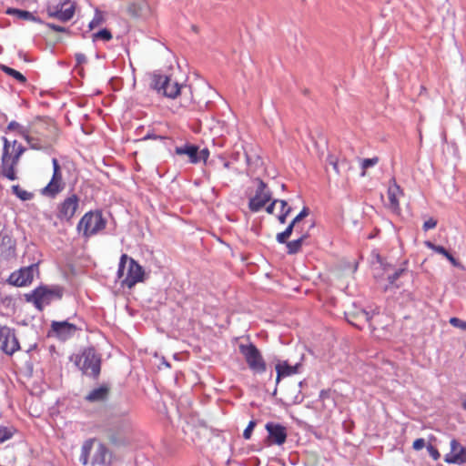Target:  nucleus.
Wrapping results in <instances>:
<instances>
[{"label": "nucleus", "mask_w": 466, "mask_h": 466, "mask_svg": "<svg viewBox=\"0 0 466 466\" xmlns=\"http://www.w3.org/2000/svg\"><path fill=\"white\" fill-rule=\"evenodd\" d=\"M57 137V128L55 125L44 121L33 123L26 134L24 135L25 140L32 149L46 150L50 148Z\"/></svg>", "instance_id": "1"}, {"label": "nucleus", "mask_w": 466, "mask_h": 466, "mask_svg": "<svg viewBox=\"0 0 466 466\" xmlns=\"http://www.w3.org/2000/svg\"><path fill=\"white\" fill-rule=\"evenodd\" d=\"M2 140L1 174L4 177L14 181L18 178L16 167L25 148L16 140L9 141L5 137Z\"/></svg>", "instance_id": "2"}, {"label": "nucleus", "mask_w": 466, "mask_h": 466, "mask_svg": "<svg viewBox=\"0 0 466 466\" xmlns=\"http://www.w3.org/2000/svg\"><path fill=\"white\" fill-rule=\"evenodd\" d=\"M145 271L143 268L127 254L120 257L117 276L121 279V285L132 289L137 283L144 280Z\"/></svg>", "instance_id": "3"}, {"label": "nucleus", "mask_w": 466, "mask_h": 466, "mask_svg": "<svg viewBox=\"0 0 466 466\" xmlns=\"http://www.w3.org/2000/svg\"><path fill=\"white\" fill-rule=\"evenodd\" d=\"M95 442L96 439H88L83 443L79 457L81 463L83 465H87L89 462L92 465H110L112 453L108 448L101 442L97 443L95 453L90 460V453Z\"/></svg>", "instance_id": "4"}, {"label": "nucleus", "mask_w": 466, "mask_h": 466, "mask_svg": "<svg viewBox=\"0 0 466 466\" xmlns=\"http://www.w3.org/2000/svg\"><path fill=\"white\" fill-rule=\"evenodd\" d=\"M106 226V220L100 210L86 212L79 220L76 230L85 238H89L102 230Z\"/></svg>", "instance_id": "5"}, {"label": "nucleus", "mask_w": 466, "mask_h": 466, "mask_svg": "<svg viewBox=\"0 0 466 466\" xmlns=\"http://www.w3.org/2000/svg\"><path fill=\"white\" fill-rule=\"evenodd\" d=\"M76 364L87 376L97 378L100 374L101 359L93 348L86 349L77 356Z\"/></svg>", "instance_id": "6"}, {"label": "nucleus", "mask_w": 466, "mask_h": 466, "mask_svg": "<svg viewBox=\"0 0 466 466\" xmlns=\"http://www.w3.org/2000/svg\"><path fill=\"white\" fill-rule=\"evenodd\" d=\"M238 349L239 352L244 357L248 368L254 373L261 374L266 371V361L264 360L261 352L255 344H239Z\"/></svg>", "instance_id": "7"}, {"label": "nucleus", "mask_w": 466, "mask_h": 466, "mask_svg": "<svg viewBox=\"0 0 466 466\" xmlns=\"http://www.w3.org/2000/svg\"><path fill=\"white\" fill-rule=\"evenodd\" d=\"M47 15L62 22L70 20L75 14V5L70 0H52L47 5Z\"/></svg>", "instance_id": "8"}, {"label": "nucleus", "mask_w": 466, "mask_h": 466, "mask_svg": "<svg viewBox=\"0 0 466 466\" xmlns=\"http://www.w3.org/2000/svg\"><path fill=\"white\" fill-rule=\"evenodd\" d=\"M62 296L63 289L60 287L52 289L40 287L33 291L27 300L32 301L37 309H42L43 306L49 304L53 299H61Z\"/></svg>", "instance_id": "9"}, {"label": "nucleus", "mask_w": 466, "mask_h": 466, "mask_svg": "<svg viewBox=\"0 0 466 466\" xmlns=\"http://www.w3.org/2000/svg\"><path fill=\"white\" fill-rule=\"evenodd\" d=\"M53 175L48 184L41 189V194L46 197L55 198L64 188L65 182L63 180L62 169L56 158L52 159Z\"/></svg>", "instance_id": "10"}, {"label": "nucleus", "mask_w": 466, "mask_h": 466, "mask_svg": "<svg viewBox=\"0 0 466 466\" xmlns=\"http://www.w3.org/2000/svg\"><path fill=\"white\" fill-rule=\"evenodd\" d=\"M20 349L15 329L8 326H0V350L6 355L12 356Z\"/></svg>", "instance_id": "11"}, {"label": "nucleus", "mask_w": 466, "mask_h": 466, "mask_svg": "<svg viewBox=\"0 0 466 466\" xmlns=\"http://www.w3.org/2000/svg\"><path fill=\"white\" fill-rule=\"evenodd\" d=\"M258 187L255 195L250 198L248 208L252 212H258L271 199V192L268 188V185L260 178H256Z\"/></svg>", "instance_id": "12"}, {"label": "nucleus", "mask_w": 466, "mask_h": 466, "mask_svg": "<svg viewBox=\"0 0 466 466\" xmlns=\"http://www.w3.org/2000/svg\"><path fill=\"white\" fill-rule=\"evenodd\" d=\"M153 87L158 93L162 92V94L167 97L176 98L182 88V85H178L177 82L174 81L170 77L157 76L154 78Z\"/></svg>", "instance_id": "13"}, {"label": "nucleus", "mask_w": 466, "mask_h": 466, "mask_svg": "<svg viewBox=\"0 0 466 466\" xmlns=\"http://www.w3.org/2000/svg\"><path fill=\"white\" fill-rule=\"evenodd\" d=\"M80 198L76 194L66 197L57 206L56 217L60 220L70 221L79 208Z\"/></svg>", "instance_id": "14"}, {"label": "nucleus", "mask_w": 466, "mask_h": 466, "mask_svg": "<svg viewBox=\"0 0 466 466\" xmlns=\"http://www.w3.org/2000/svg\"><path fill=\"white\" fill-rule=\"evenodd\" d=\"M451 451L445 454L444 461L449 464L461 465L466 463V448L457 440L452 439L450 443Z\"/></svg>", "instance_id": "15"}, {"label": "nucleus", "mask_w": 466, "mask_h": 466, "mask_svg": "<svg viewBox=\"0 0 466 466\" xmlns=\"http://www.w3.org/2000/svg\"><path fill=\"white\" fill-rule=\"evenodd\" d=\"M35 266L22 268L14 271L8 278V282L15 287H25L33 281Z\"/></svg>", "instance_id": "16"}, {"label": "nucleus", "mask_w": 466, "mask_h": 466, "mask_svg": "<svg viewBox=\"0 0 466 466\" xmlns=\"http://www.w3.org/2000/svg\"><path fill=\"white\" fill-rule=\"evenodd\" d=\"M76 330V326L68 321H52L49 335L52 333L59 339L66 340L71 338Z\"/></svg>", "instance_id": "17"}, {"label": "nucleus", "mask_w": 466, "mask_h": 466, "mask_svg": "<svg viewBox=\"0 0 466 466\" xmlns=\"http://www.w3.org/2000/svg\"><path fill=\"white\" fill-rule=\"evenodd\" d=\"M387 195L390 208L394 212H399L400 210V199L403 197L404 193L394 177L390 180Z\"/></svg>", "instance_id": "18"}, {"label": "nucleus", "mask_w": 466, "mask_h": 466, "mask_svg": "<svg viewBox=\"0 0 466 466\" xmlns=\"http://www.w3.org/2000/svg\"><path fill=\"white\" fill-rule=\"evenodd\" d=\"M266 430L268 432V441L277 445L285 443L287 440V431L284 426L274 422H268L266 424Z\"/></svg>", "instance_id": "19"}, {"label": "nucleus", "mask_w": 466, "mask_h": 466, "mask_svg": "<svg viewBox=\"0 0 466 466\" xmlns=\"http://www.w3.org/2000/svg\"><path fill=\"white\" fill-rule=\"evenodd\" d=\"M175 153L177 156H187V162L190 164H197L199 162L198 147L191 144H185L181 147L175 148Z\"/></svg>", "instance_id": "20"}, {"label": "nucleus", "mask_w": 466, "mask_h": 466, "mask_svg": "<svg viewBox=\"0 0 466 466\" xmlns=\"http://www.w3.org/2000/svg\"><path fill=\"white\" fill-rule=\"evenodd\" d=\"M180 106L184 108H190L195 104L192 87L187 85H182L178 93Z\"/></svg>", "instance_id": "21"}, {"label": "nucleus", "mask_w": 466, "mask_h": 466, "mask_svg": "<svg viewBox=\"0 0 466 466\" xmlns=\"http://www.w3.org/2000/svg\"><path fill=\"white\" fill-rule=\"evenodd\" d=\"M276 382L279 383L281 378L296 374L298 372V366H290L287 361H284L276 365Z\"/></svg>", "instance_id": "22"}, {"label": "nucleus", "mask_w": 466, "mask_h": 466, "mask_svg": "<svg viewBox=\"0 0 466 466\" xmlns=\"http://www.w3.org/2000/svg\"><path fill=\"white\" fill-rule=\"evenodd\" d=\"M309 237L308 232L300 234V237L295 240L287 242V253L289 255H294L301 250L302 245L306 239Z\"/></svg>", "instance_id": "23"}, {"label": "nucleus", "mask_w": 466, "mask_h": 466, "mask_svg": "<svg viewBox=\"0 0 466 466\" xmlns=\"http://www.w3.org/2000/svg\"><path fill=\"white\" fill-rule=\"evenodd\" d=\"M109 389L106 386H100L91 390L86 396L88 401H101L106 399Z\"/></svg>", "instance_id": "24"}, {"label": "nucleus", "mask_w": 466, "mask_h": 466, "mask_svg": "<svg viewBox=\"0 0 466 466\" xmlns=\"http://www.w3.org/2000/svg\"><path fill=\"white\" fill-rule=\"evenodd\" d=\"M6 14L15 15L22 20L38 21L30 12L16 8H8Z\"/></svg>", "instance_id": "25"}, {"label": "nucleus", "mask_w": 466, "mask_h": 466, "mask_svg": "<svg viewBox=\"0 0 466 466\" xmlns=\"http://www.w3.org/2000/svg\"><path fill=\"white\" fill-rule=\"evenodd\" d=\"M13 194L23 201L31 200L34 198V193L28 192L22 188L19 185H14L11 187Z\"/></svg>", "instance_id": "26"}, {"label": "nucleus", "mask_w": 466, "mask_h": 466, "mask_svg": "<svg viewBox=\"0 0 466 466\" xmlns=\"http://www.w3.org/2000/svg\"><path fill=\"white\" fill-rule=\"evenodd\" d=\"M105 15L102 11L96 9L93 19L89 22L88 27L93 30L105 23Z\"/></svg>", "instance_id": "27"}, {"label": "nucleus", "mask_w": 466, "mask_h": 466, "mask_svg": "<svg viewBox=\"0 0 466 466\" xmlns=\"http://www.w3.org/2000/svg\"><path fill=\"white\" fill-rule=\"evenodd\" d=\"M1 69L8 76L16 79L19 83L25 84L26 82V77L14 68L3 65L1 66Z\"/></svg>", "instance_id": "28"}, {"label": "nucleus", "mask_w": 466, "mask_h": 466, "mask_svg": "<svg viewBox=\"0 0 466 466\" xmlns=\"http://www.w3.org/2000/svg\"><path fill=\"white\" fill-rule=\"evenodd\" d=\"M92 37H93V40L100 39V40L108 42L113 38V35L108 29L104 28V29H101L98 32L93 34Z\"/></svg>", "instance_id": "29"}, {"label": "nucleus", "mask_w": 466, "mask_h": 466, "mask_svg": "<svg viewBox=\"0 0 466 466\" xmlns=\"http://www.w3.org/2000/svg\"><path fill=\"white\" fill-rule=\"evenodd\" d=\"M380 161V158L378 157H371V158H364L362 159L361 161V168L363 170L362 172V175L365 174V170L368 169L369 167H371L375 165H377Z\"/></svg>", "instance_id": "30"}, {"label": "nucleus", "mask_w": 466, "mask_h": 466, "mask_svg": "<svg viewBox=\"0 0 466 466\" xmlns=\"http://www.w3.org/2000/svg\"><path fill=\"white\" fill-rule=\"evenodd\" d=\"M13 434V428L0 426V443L9 440Z\"/></svg>", "instance_id": "31"}, {"label": "nucleus", "mask_w": 466, "mask_h": 466, "mask_svg": "<svg viewBox=\"0 0 466 466\" xmlns=\"http://www.w3.org/2000/svg\"><path fill=\"white\" fill-rule=\"evenodd\" d=\"M7 129L9 131H15L17 134H19L23 137H24V135L26 134V130H27L15 121H11L7 126Z\"/></svg>", "instance_id": "32"}, {"label": "nucleus", "mask_w": 466, "mask_h": 466, "mask_svg": "<svg viewBox=\"0 0 466 466\" xmlns=\"http://www.w3.org/2000/svg\"><path fill=\"white\" fill-rule=\"evenodd\" d=\"M425 246L427 248H429L430 249L433 250L434 252L436 253H439V254H441L443 255L444 257H446L449 253V251L442 246H438V245H435L433 244L432 242L431 241H425Z\"/></svg>", "instance_id": "33"}, {"label": "nucleus", "mask_w": 466, "mask_h": 466, "mask_svg": "<svg viewBox=\"0 0 466 466\" xmlns=\"http://www.w3.org/2000/svg\"><path fill=\"white\" fill-rule=\"evenodd\" d=\"M293 230L300 234L304 233L302 227L292 220L290 224L287 227V228L284 230V232L290 237Z\"/></svg>", "instance_id": "34"}, {"label": "nucleus", "mask_w": 466, "mask_h": 466, "mask_svg": "<svg viewBox=\"0 0 466 466\" xmlns=\"http://www.w3.org/2000/svg\"><path fill=\"white\" fill-rule=\"evenodd\" d=\"M327 161L329 165H330L335 171L336 174H339V160L338 158L333 155H329L327 157Z\"/></svg>", "instance_id": "35"}, {"label": "nucleus", "mask_w": 466, "mask_h": 466, "mask_svg": "<svg viewBox=\"0 0 466 466\" xmlns=\"http://www.w3.org/2000/svg\"><path fill=\"white\" fill-rule=\"evenodd\" d=\"M256 426V421L250 420L248 424L247 428L243 431V437L246 440H249L252 434V431Z\"/></svg>", "instance_id": "36"}, {"label": "nucleus", "mask_w": 466, "mask_h": 466, "mask_svg": "<svg viewBox=\"0 0 466 466\" xmlns=\"http://www.w3.org/2000/svg\"><path fill=\"white\" fill-rule=\"evenodd\" d=\"M426 448H427V451H428L430 456L434 461H438L441 458V453L439 452L437 448H435L431 444L427 445Z\"/></svg>", "instance_id": "37"}, {"label": "nucleus", "mask_w": 466, "mask_h": 466, "mask_svg": "<svg viewBox=\"0 0 466 466\" xmlns=\"http://www.w3.org/2000/svg\"><path fill=\"white\" fill-rule=\"evenodd\" d=\"M450 323H451V325H452L455 328H459V329H464V330L466 329V321H462L461 319H460L456 317L451 318Z\"/></svg>", "instance_id": "38"}, {"label": "nucleus", "mask_w": 466, "mask_h": 466, "mask_svg": "<svg viewBox=\"0 0 466 466\" xmlns=\"http://www.w3.org/2000/svg\"><path fill=\"white\" fill-rule=\"evenodd\" d=\"M437 220L433 218H428L424 223H423V226H422V228L424 231H428L430 229H433L436 228L437 226Z\"/></svg>", "instance_id": "39"}, {"label": "nucleus", "mask_w": 466, "mask_h": 466, "mask_svg": "<svg viewBox=\"0 0 466 466\" xmlns=\"http://www.w3.org/2000/svg\"><path fill=\"white\" fill-rule=\"evenodd\" d=\"M309 214L308 208H303L302 210L292 219L294 222H296L298 225H300L301 220L308 217Z\"/></svg>", "instance_id": "40"}, {"label": "nucleus", "mask_w": 466, "mask_h": 466, "mask_svg": "<svg viewBox=\"0 0 466 466\" xmlns=\"http://www.w3.org/2000/svg\"><path fill=\"white\" fill-rule=\"evenodd\" d=\"M426 446L425 440L422 438L416 439L412 443V448L415 451H420Z\"/></svg>", "instance_id": "41"}, {"label": "nucleus", "mask_w": 466, "mask_h": 466, "mask_svg": "<svg viewBox=\"0 0 466 466\" xmlns=\"http://www.w3.org/2000/svg\"><path fill=\"white\" fill-rule=\"evenodd\" d=\"M353 318L354 319H360L363 323H369L370 322V319L369 313L364 311V310L361 311L358 315H353Z\"/></svg>", "instance_id": "42"}, {"label": "nucleus", "mask_w": 466, "mask_h": 466, "mask_svg": "<svg viewBox=\"0 0 466 466\" xmlns=\"http://www.w3.org/2000/svg\"><path fill=\"white\" fill-rule=\"evenodd\" d=\"M290 212H291V208H287L286 210L280 211V214L278 217L279 221L282 224L285 223L287 217L289 215Z\"/></svg>", "instance_id": "43"}, {"label": "nucleus", "mask_w": 466, "mask_h": 466, "mask_svg": "<svg viewBox=\"0 0 466 466\" xmlns=\"http://www.w3.org/2000/svg\"><path fill=\"white\" fill-rule=\"evenodd\" d=\"M404 269H399L395 271L392 275L388 277V280L390 284H393L403 273Z\"/></svg>", "instance_id": "44"}, {"label": "nucleus", "mask_w": 466, "mask_h": 466, "mask_svg": "<svg viewBox=\"0 0 466 466\" xmlns=\"http://www.w3.org/2000/svg\"><path fill=\"white\" fill-rule=\"evenodd\" d=\"M289 238V236H288L284 231L278 233L276 236V239L279 243L286 244V245H287V242H288L287 240Z\"/></svg>", "instance_id": "45"}, {"label": "nucleus", "mask_w": 466, "mask_h": 466, "mask_svg": "<svg viewBox=\"0 0 466 466\" xmlns=\"http://www.w3.org/2000/svg\"><path fill=\"white\" fill-rule=\"evenodd\" d=\"M209 157V151L207 148L202 149L201 151L198 150V157L199 161L202 159L204 161H207V159Z\"/></svg>", "instance_id": "46"}, {"label": "nucleus", "mask_w": 466, "mask_h": 466, "mask_svg": "<svg viewBox=\"0 0 466 466\" xmlns=\"http://www.w3.org/2000/svg\"><path fill=\"white\" fill-rule=\"evenodd\" d=\"M351 318V319H349L350 323L352 324L353 326H356L359 329H361L362 327L360 323H363L362 320L360 319H354L353 316Z\"/></svg>", "instance_id": "47"}, {"label": "nucleus", "mask_w": 466, "mask_h": 466, "mask_svg": "<svg viewBox=\"0 0 466 466\" xmlns=\"http://www.w3.org/2000/svg\"><path fill=\"white\" fill-rule=\"evenodd\" d=\"M454 267H458L460 263L457 261V259L449 252L448 255L445 257Z\"/></svg>", "instance_id": "48"}, {"label": "nucleus", "mask_w": 466, "mask_h": 466, "mask_svg": "<svg viewBox=\"0 0 466 466\" xmlns=\"http://www.w3.org/2000/svg\"><path fill=\"white\" fill-rule=\"evenodd\" d=\"M47 26L55 32H64L65 31L64 27H62L60 25H56L55 24H47Z\"/></svg>", "instance_id": "49"}, {"label": "nucleus", "mask_w": 466, "mask_h": 466, "mask_svg": "<svg viewBox=\"0 0 466 466\" xmlns=\"http://www.w3.org/2000/svg\"><path fill=\"white\" fill-rule=\"evenodd\" d=\"M278 203V200H273L272 203H270L267 208H266V211L268 213V214H273L274 212V208H275V205Z\"/></svg>", "instance_id": "50"}, {"label": "nucleus", "mask_w": 466, "mask_h": 466, "mask_svg": "<svg viewBox=\"0 0 466 466\" xmlns=\"http://www.w3.org/2000/svg\"><path fill=\"white\" fill-rule=\"evenodd\" d=\"M164 139V137H161V136H157V135H154V134H147L145 136L144 139L147 140V139Z\"/></svg>", "instance_id": "51"}, {"label": "nucleus", "mask_w": 466, "mask_h": 466, "mask_svg": "<svg viewBox=\"0 0 466 466\" xmlns=\"http://www.w3.org/2000/svg\"><path fill=\"white\" fill-rule=\"evenodd\" d=\"M278 203L280 204V208H281V210L280 211H284L287 209V208H289L288 206V203L285 201V200H278Z\"/></svg>", "instance_id": "52"}, {"label": "nucleus", "mask_w": 466, "mask_h": 466, "mask_svg": "<svg viewBox=\"0 0 466 466\" xmlns=\"http://www.w3.org/2000/svg\"><path fill=\"white\" fill-rule=\"evenodd\" d=\"M76 59L78 62H81L82 60L85 59V56L82 54H78V55H76Z\"/></svg>", "instance_id": "53"}, {"label": "nucleus", "mask_w": 466, "mask_h": 466, "mask_svg": "<svg viewBox=\"0 0 466 466\" xmlns=\"http://www.w3.org/2000/svg\"><path fill=\"white\" fill-rule=\"evenodd\" d=\"M223 167L227 169H228L230 167V162L228 161H225L224 164H223Z\"/></svg>", "instance_id": "54"}, {"label": "nucleus", "mask_w": 466, "mask_h": 466, "mask_svg": "<svg viewBox=\"0 0 466 466\" xmlns=\"http://www.w3.org/2000/svg\"><path fill=\"white\" fill-rule=\"evenodd\" d=\"M462 407L466 410V401L462 403Z\"/></svg>", "instance_id": "55"}]
</instances>
